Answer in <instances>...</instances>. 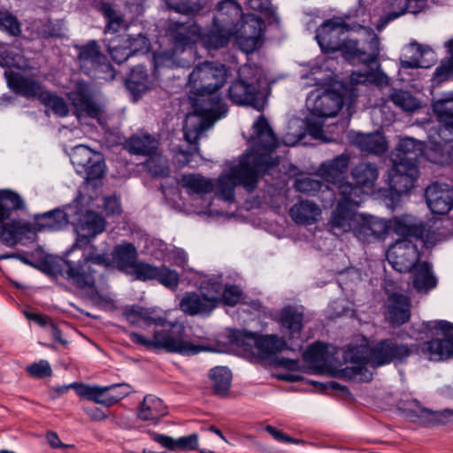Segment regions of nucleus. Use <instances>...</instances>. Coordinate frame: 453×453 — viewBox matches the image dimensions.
I'll return each instance as SVG.
<instances>
[{"label": "nucleus", "instance_id": "2", "mask_svg": "<svg viewBox=\"0 0 453 453\" xmlns=\"http://www.w3.org/2000/svg\"><path fill=\"white\" fill-rule=\"evenodd\" d=\"M123 316L133 326H141L143 324L146 326L154 325L168 327L156 330L152 338L145 337L135 332L129 333L130 341L146 349H162L168 353H177L182 356H194L208 349L204 345L187 341L184 325L177 321L168 323L165 318L157 314L155 308L131 305L125 308Z\"/></svg>", "mask_w": 453, "mask_h": 453}, {"label": "nucleus", "instance_id": "54", "mask_svg": "<svg viewBox=\"0 0 453 453\" xmlns=\"http://www.w3.org/2000/svg\"><path fill=\"white\" fill-rule=\"evenodd\" d=\"M144 166L153 177H166L170 172L165 157L156 152L148 157Z\"/></svg>", "mask_w": 453, "mask_h": 453}, {"label": "nucleus", "instance_id": "19", "mask_svg": "<svg viewBox=\"0 0 453 453\" xmlns=\"http://www.w3.org/2000/svg\"><path fill=\"white\" fill-rule=\"evenodd\" d=\"M264 21L255 14H243L236 24L235 36L246 52H253L259 44Z\"/></svg>", "mask_w": 453, "mask_h": 453}, {"label": "nucleus", "instance_id": "20", "mask_svg": "<svg viewBox=\"0 0 453 453\" xmlns=\"http://www.w3.org/2000/svg\"><path fill=\"white\" fill-rule=\"evenodd\" d=\"M128 275L142 281L156 280L170 289L177 288L180 282V274L175 270L166 265L155 266L142 261H137Z\"/></svg>", "mask_w": 453, "mask_h": 453}, {"label": "nucleus", "instance_id": "18", "mask_svg": "<svg viewBox=\"0 0 453 453\" xmlns=\"http://www.w3.org/2000/svg\"><path fill=\"white\" fill-rule=\"evenodd\" d=\"M96 271L82 258L78 261L63 260L60 274L79 290H96Z\"/></svg>", "mask_w": 453, "mask_h": 453}, {"label": "nucleus", "instance_id": "36", "mask_svg": "<svg viewBox=\"0 0 453 453\" xmlns=\"http://www.w3.org/2000/svg\"><path fill=\"white\" fill-rule=\"evenodd\" d=\"M395 150L393 162L418 165V159L423 153L424 144L413 138L405 137L399 141Z\"/></svg>", "mask_w": 453, "mask_h": 453}, {"label": "nucleus", "instance_id": "53", "mask_svg": "<svg viewBox=\"0 0 453 453\" xmlns=\"http://www.w3.org/2000/svg\"><path fill=\"white\" fill-rule=\"evenodd\" d=\"M96 153L93 152L85 145L75 146L71 152L70 159L77 173H83L84 168L91 163L92 158Z\"/></svg>", "mask_w": 453, "mask_h": 453}, {"label": "nucleus", "instance_id": "57", "mask_svg": "<svg viewBox=\"0 0 453 453\" xmlns=\"http://www.w3.org/2000/svg\"><path fill=\"white\" fill-rule=\"evenodd\" d=\"M120 42L127 45L130 51H132V56L139 53H146L150 46V39L142 33L136 35H127L120 36Z\"/></svg>", "mask_w": 453, "mask_h": 453}, {"label": "nucleus", "instance_id": "25", "mask_svg": "<svg viewBox=\"0 0 453 453\" xmlns=\"http://www.w3.org/2000/svg\"><path fill=\"white\" fill-rule=\"evenodd\" d=\"M388 229V221L370 215L358 214L352 232L358 240L369 242L372 239L381 238Z\"/></svg>", "mask_w": 453, "mask_h": 453}, {"label": "nucleus", "instance_id": "4", "mask_svg": "<svg viewBox=\"0 0 453 453\" xmlns=\"http://www.w3.org/2000/svg\"><path fill=\"white\" fill-rule=\"evenodd\" d=\"M418 351L417 344H407L395 337L383 339L370 348L367 357H359L353 355L351 361L355 365L344 368L342 373L350 380L370 381L372 374L366 368V364L370 363L375 368L389 364H406Z\"/></svg>", "mask_w": 453, "mask_h": 453}, {"label": "nucleus", "instance_id": "5", "mask_svg": "<svg viewBox=\"0 0 453 453\" xmlns=\"http://www.w3.org/2000/svg\"><path fill=\"white\" fill-rule=\"evenodd\" d=\"M200 36L201 26L194 19L187 17L181 20L170 19L165 27V37L172 49L153 54L155 71L160 67L186 66L187 63L179 58V54L191 50Z\"/></svg>", "mask_w": 453, "mask_h": 453}, {"label": "nucleus", "instance_id": "30", "mask_svg": "<svg viewBox=\"0 0 453 453\" xmlns=\"http://www.w3.org/2000/svg\"><path fill=\"white\" fill-rule=\"evenodd\" d=\"M241 5L234 0H222L218 3L212 21L236 33V24L242 16Z\"/></svg>", "mask_w": 453, "mask_h": 453}, {"label": "nucleus", "instance_id": "22", "mask_svg": "<svg viewBox=\"0 0 453 453\" xmlns=\"http://www.w3.org/2000/svg\"><path fill=\"white\" fill-rule=\"evenodd\" d=\"M307 106L312 115L330 118L336 116L342 109L343 100L335 91L320 92L319 89L311 91L307 97Z\"/></svg>", "mask_w": 453, "mask_h": 453}, {"label": "nucleus", "instance_id": "51", "mask_svg": "<svg viewBox=\"0 0 453 453\" xmlns=\"http://www.w3.org/2000/svg\"><path fill=\"white\" fill-rule=\"evenodd\" d=\"M105 228V222L103 217L94 211H87L81 220L80 231L92 237L103 233Z\"/></svg>", "mask_w": 453, "mask_h": 453}, {"label": "nucleus", "instance_id": "33", "mask_svg": "<svg viewBox=\"0 0 453 453\" xmlns=\"http://www.w3.org/2000/svg\"><path fill=\"white\" fill-rule=\"evenodd\" d=\"M114 388V386L100 387L74 382L70 384L66 389L73 388L80 397L110 407L112 406L111 400H115L114 396H110V389Z\"/></svg>", "mask_w": 453, "mask_h": 453}, {"label": "nucleus", "instance_id": "32", "mask_svg": "<svg viewBox=\"0 0 453 453\" xmlns=\"http://www.w3.org/2000/svg\"><path fill=\"white\" fill-rule=\"evenodd\" d=\"M349 138L354 145L365 152L381 155L388 149L385 137L379 132L369 134L350 132Z\"/></svg>", "mask_w": 453, "mask_h": 453}, {"label": "nucleus", "instance_id": "17", "mask_svg": "<svg viewBox=\"0 0 453 453\" xmlns=\"http://www.w3.org/2000/svg\"><path fill=\"white\" fill-rule=\"evenodd\" d=\"M387 259L395 271L409 273L419 260L418 246L411 239H399L388 248Z\"/></svg>", "mask_w": 453, "mask_h": 453}, {"label": "nucleus", "instance_id": "35", "mask_svg": "<svg viewBox=\"0 0 453 453\" xmlns=\"http://www.w3.org/2000/svg\"><path fill=\"white\" fill-rule=\"evenodd\" d=\"M389 228H393L397 235L403 238L421 239L425 233L424 223L409 215L395 218L392 221H388Z\"/></svg>", "mask_w": 453, "mask_h": 453}, {"label": "nucleus", "instance_id": "40", "mask_svg": "<svg viewBox=\"0 0 453 453\" xmlns=\"http://www.w3.org/2000/svg\"><path fill=\"white\" fill-rule=\"evenodd\" d=\"M320 213V208L315 203L310 201H301L294 204L289 211L292 219L302 225L315 223L318 221Z\"/></svg>", "mask_w": 453, "mask_h": 453}, {"label": "nucleus", "instance_id": "61", "mask_svg": "<svg viewBox=\"0 0 453 453\" xmlns=\"http://www.w3.org/2000/svg\"><path fill=\"white\" fill-rule=\"evenodd\" d=\"M0 200L11 213L13 211L21 210L25 207L21 196L11 190H0Z\"/></svg>", "mask_w": 453, "mask_h": 453}, {"label": "nucleus", "instance_id": "21", "mask_svg": "<svg viewBox=\"0 0 453 453\" xmlns=\"http://www.w3.org/2000/svg\"><path fill=\"white\" fill-rule=\"evenodd\" d=\"M349 163L348 154H341L332 160L324 162L319 167L321 176L331 186H325L323 193H328V203H333L336 200L337 187L340 183H349L343 180L342 175L347 172Z\"/></svg>", "mask_w": 453, "mask_h": 453}, {"label": "nucleus", "instance_id": "45", "mask_svg": "<svg viewBox=\"0 0 453 453\" xmlns=\"http://www.w3.org/2000/svg\"><path fill=\"white\" fill-rule=\"evenodd\" d=\"M413 274V287L418 292H427L437 285V279L432 273L428 262L418 263Z\"/></svg>", "mask_w": 453, "mask_h": 453}, {"label": "nucleus", "instance_id": "13", "mask_svg": "<svg viewBox=\"0 0 453 453\" xmlns=\"http://www.w3.org/2000/svg\"><path fill=\"white\" fill-rule=\"evenodd\" d=\"M226 113L216 111L211 108L193 107V114H188L183 126L185 140L191 145L195 152H199L197 142L200 134L209 129Z\"/></svg>", "mask_w": 453, "mask_h": 453}, {"label": "nucleus", "instance_id": "39", "mask_svg": "<svg viewBox=\"0 0 453 453\" xmlns=\"http://www.w3.org/2000/svg\"><path fill=\"white\" fill-rule=\"evenodd\" d=\"M351 176L356 183L352 186L359 188L364 192L363 188H373L379 177L378 167L373 163L360 162L352 169Z\"/></svg>", "mask_w": 453, "mask_h": 453}, {"label": "nucleus", "instance_id": "3", "mask_svg": "<svg viewBox=\"0 0 453 453\" xmlns=\"http://www.w3.org/2000/svg\"><path fill=\"white\" fill-rule=\"evenodd\" d=\"M227 79V69L219 62L204 61L189 73L188 98L192 107L211 108L226 113L227 108L217 93Z\"/></svg>", "mask_w": 453, "mask_h": 453}, {"label": "nucleus", "instance_id": "52", "mask_svg": "<svg viewBox=\"0 0 453 453\" xmlns=\"http://www.w3.org/2000/svg\"><path fill=\"white\" fill-rule=\"evenodd\" d=\"M393 104L405 111H414L419 108L418 101L408 91L392 89L389 95Z\"/></svg>", "mask_w": 453, "mask_h": 453}, {"label": "nucleus", "instance_id": "59", "mask_svg": "<svg viewBox=\"0 0 453 453\" xmlns=\"http://www.w3.org/2000/svg\"><path fill=\"white\" fill-rule=\"evenodd\" d=\"M109 52L112 60L117 64H122L132 57V51L126 43L120 42V36L118 40L111 42Z\"/></svg>", "mask_w": 453, "mask_h": 453}, {"label": "nucleus", "instance_id": "41", "mask_svg": "<svg viewBox=\"0 0 453 453\" xmlns=\"http://www.w3.org/2000/svg\"><path fill=\"white\" fill-rule=\"evenodd\" d=\"M34 231L33 225L25 221L5 223L0 229V239L9 246L16 244L27 233Z\"/></svg>", "mask_w": 453, "mask_h": 453}, {"label": "nucleus", "instance_id": "49", "mask_svg": "<svg viewBox=\"0 0 453 453\" xmlns=\"http://www.w3.org/2000/svg\"><path fill=\"white\" fill-rule=\"evenodd\" d=\"M212 389L216 395H224L231 386L232 374L226 367H215L210 371Z\"/></svg>", "mask_w": 453, "mask_h": 453}, {"label": "nucleus", "instance_id": "11", "mask_svg": "<svg viewBox=\"0 0 453 453\" xmlns=\"http://www.w3.org/2000/svg\"><path fill=\"white\" fill-rule=\"evenodd\" d=\"M209 285L213 293H204V287L201 288V293L187 292L180 301V311L189 316H209L219 303L221 284L212 282Z\"/></svg>", "mask_w": 453, "mask_h": 453}, {"label": "nucleus", "instance_id": "44", "mask_svg": "<svg viewBox=\"0 0 453 453\" xmlns=\"http://www.w3.org/2000/svg\"><path fill=\"white\" fill-rule=\"evenodd\" d=\"M179 184L188 194L203 195L213 191L214 184L211 180L198 173L183 174Z\"/></svg>", "mask_w": 453, "mask_h": 453}, {"label": "nucleus", "instance_id": "24", "mask_svg": "<svg viewBox=\"0 0 453 453\" xmlns=\"http://www.w3.org/2000/svg\"><path fill=\"white\" fill-rule=\"evenodd\" d=\"M426 203L434 214H447L453 208V189L444 183L434 182L426 188Z\"/></svg>", "mask_w": 453, "mask_h": 453}, {"label": "nucleus", "instance_id": "16", "mask_svg": "<svg viewBox=\"0 0 453 453\" xmlns=\"http://www.w3.org/2000/svg\"><path fill=\"white\" fill-rule=\"evenodd\" d=\"M349 30V25L342 19L334 18L319 27L315 38L324 53H334L340 49Z\"/></svg>", "mask_w": 453, "mask_h": 453}, {"label": "nucleus", "instance_id": "27", "mask_svg": "<svg viewBox=\"0 0 453 453\" xmlns=\"http://www.w3.org/2000/svg\"><path fill=\"white\" fill-rule=\"evenodd\" d=\"M385 317L393 326H400L411 319V301L400 293H392L386 303Z\"/></svg>", "mask_w": 453, "mask_h": 453}, {"label": "nucleus", "instance_id": "34", "mask_svg": "<svg viewBox=\"0 0 453 453\" xmlns=\"http://www.w3.org/2000/svg\"><path fill=\"white\" fill-rule=\"evenodd\" d=\"M138 261V252L135 246L130 242H122L114 247L111 253V265L122 273L129 274Z\"/></svg>", "mask_w": 453, "mask_h": 453}, {"label": "nucleus", "instance_id": "6", "mask_svg": "<svg viewBox=\"0 0 453 453\" xmlns=\"http://www.w3.org/2000/svg\"><path fill=\"white\" fill-rule=\"evenodd\" d=\"M433 110L438 122L437 136L430 135L427 157L435 164L450 165L453 163V99L437 101Z\"/></svg>", "mask_w": 453, "mask_h": 453}, {"label": "nucleus", "instance_id": "60", "mask_svg": "<svg viewBox=\"0 0 453 453\" xmlns=\"http://www.w3.org/2000/svg\"><path fill=\"white\" fill-rule=\"evenodd\" d=\"M105 164L102 158V155L96 153L92 158L91 163L84 168L83 173L87 175L88 180H97L103 177Z\"/></svg>", "mask_w": 453, "mask_h": 453}, {"label": "nucleus", "instance_id": "56", "mask_svg": "<svg viewBox=\"0 0 453 453\" xmlns=\"http://www.w3.org/2000/svg\"><path fill=\"white\" fill-rule=\"evenodd\" d=\"M167 7L180 13H195L201 11L208 0H164Z\"/></svg>", "mask_w": 453, "mask_h": 453}, {"label": "nucleus", "instance_id": "38", "mask_svg": "<svg viewBox=\"0 0 453 453\" xmlns=\"http://www.w3.org/2000/svg\"><path fill=\"white\" fill-rule=\"evenodd\" d=\"M235 32L220 25H216L212 21L211 27L208 32L203 33L201 27V36L203 45L209 50H218L227 45L229 39L234 36Z\"/></svg>", "mask_w": 453, "mask_h": 453}, {"label": "nucleus", "instance_id": "12", "mask_svg": "<svg viewBox=\"0 0 453 453\" xmlns=\"http://www.w3.org/2000/svg\"><path fill=\"white\" fill-rule=\"evenodd\" d=\"M369 35V40L363 42L362 45L357 40L347 36L338 51L342 52L345 60L352 64L370 65L376 62L380 52V39L372 31Z\"/></svg>", "mask_w": 453, "mask_h": 453}, {"label": "nucleus", "instance_id": "26", "mask_svg": "<svg viewBox=\"0 0 453 453\" xmlns=\"http://www.w3.org/2000/svg\"><path fill=\"white\" fill-rule=\"evenodd\" d=\"M8 86L12 92L26 99H37L40 103L48 90L43 88L42 82L32 76L12 73L8 78Z\"/></svg>", "mask_w": 453, "mask_h": 453}, {"label": "nucleus", "instance_id": "14", "mask_svg": "<svg viewBox=\"0 0 453 453\" xmlns=\"http://www.w3.org/2000/svg\"><path fill=\"white\" fill-rule=\"evenodd\" d=\"M433 324L431 328L441 331L442 338L423 342L420 347L422 354L435 362L453 357V324L446 320L434 321Z\"/></svg>", "mask_w": 453, "mask_h": 453}, {"label": "nucleus", "instance_id": "1", "mask_svg": "<svg viewBox=\"0 0 453 453\" xmlns=\"http://www.w3.org/2000/svg\"><path fill=\"white\" fill-rule=\"evenodd\" d=\"M253 152L243 155L229 174L218 180L217 195L226 202L234 200L236 186H242L248 193L255 190L261 173L279 164L273 153L280 142L265 116L260 115L253 126Z\"/></svg>", "mask_w": 453, "mask_h": 453}, {"label": "nucleus", "instance_id": "10", "mask_svg": "<svg viewBox=\"0 0 453 453\" xmlns=\"http://www.w3.org/2000/svg\"><path fill=\"white\" fill-rule=\"evenodd\" d=\"M66 97L73 109V115L78 119H98L102 116V105L96 99L89 83L83 81H76L73 88L66 93Z\"/></svg>", "mask_w": 453, "mask_h": 453}, {"label": "nucleus", "instance_id": "8", "mask_svg": "<svg viewBox=\"0 0 453 453\" xmlns=\"http://www.w3.org/2000/svg\"><path fill=\"white\" fill-rule=\"evenodd\" d=\"M261 74L251 65H243L239 70V79L228 88L229 100L237 105H249L257 111L265 107V98L260 88Z\"/></svg>", "mask_w": 453, "mask_h": 453}, {"label": "nucleus", "instance_id": "28", "mask_svg": "<svg viewBox=\"0 0 453 453\" xmlns=\"http://www.w3.org/2000/svg\"><path fill=\"white\" fill-rule=\"evenodd\" d=\"M435 62L434 51L428 46L416 42L409 44L406 53L401 58V65L403 68H428Z\"/></svg>", "mask_w": 453, "mask_h": 453}, {"label": "nucleus", "instance_id": "62", "mask_svg": "<svg viewBox=\"0 0 453 453\" xmlns=\"http://www.w3.org/2000/svg\"><path fill=\"white\" fill-rule=\"evenodd\" d=\"M326 352V346L320 342H317L307 348L303 354V357L306 362L318 363L324 360Z\"/></svg>", "mask_w": 453, "mask_h": 453}, {"label": "nucleus", "instance_id": "42", "mask_svg": "<svg viewBox=\"0 0 453 453\" xmlns=\"http://www.w3.org/2000/svg\"><path fill=\"white\" fill-rule=\"evenodd\" d=\"M303 313L293 306L283 308L279 315L280 326L289 334L291 338H295L303 329Z\"/></svg>", "mask_w": 453, "mask_h": 453}, {"label": "nucleus", "instance_id": "7", "mask_svg": "<svg viewBox=\"0 0 453 453\" xmlns=\"http://www.w3.org/2000/svg\"><path fill=\"white\" fill-rule=\"evenodd\" d=\"M339 196L336 208L330 219V227L334 234L353 231L358 213L357 208L364 199L365 192L352 183H340L337 187Z\"/></svg>", "mask_w": 453, "mask_h": 453}, {"label": "nucleus", "instance_id": "48", "mask_svg": "<svg viewBox=\"0 0 453 453\" xmlns=\"http://www.w3.org/2000/svg\"><path fill=\"white\" fill-rule=\"evenodd\" d=\"M325 186L327 185L311 176H302L297 178L294 184L296 190L298 192L306 194L308 196H315L317 193L321 192L322 200L328 201V193H323L325 190Z\"/></svg>", "mask_w": 453, "mask_h": 453}, {"label": "nucleus", "instance_id": "29", "mask_svg": "<svg viewBox=\"0 0 453 453\" xmlns=\"http://www.w3.org/2000/svg\"><path fill=\"white\" fill-rule=\"evenodd\" d=\"M413 404L408 409V417L413 422H419L425 426H443L453 418V411L449 409L434 411L422 407L417 401H413Z\"/></svg>", "mask_w": 453, "mask_h": 453}, {"label": "nucleus", "instance_id": "15", "mask_svg": "<svg viewBox=\"0 0 453 453\" xmlns=\"http://www.w3.org/2000/svg\"><path fill=\"white\" fill-rule=\"evenodd\" d=\"M237 342L263 359H268L287 349L286 342L274 334L257 335L245 331L239 334Z\"/></svg>", "mask_w": 453, "mask_h": 453}, {"label": "nucleus", "instance_id": "58", "mask_svg": "<svg viewBox=\"0 0 453 453\" xmlns=\"http://www.w3.org/2000/svg\"><path fill=\"white\" fill-rule=\"evenodd\" d=\"M450 57L442 60L441 65L435 69L434 78L441 83L449 79H453V39L446 42Z\"/></svg>", "mask_w": 453, "mask_h": 453}, {"label": "nucleus", "instance_id": "64", "mask_svg": "<svg viewBox=\"0 0 453 453\" xmlns=\"http://www.w3.org/2000/svg\"><path fill=\"white\" fill-rule=\"evenodd\" d=\"M0 29L12 35L20 32L19 23L16 17L8 12H0Z\"/></svg>", "mask_w": 453, "mask_h": 453}, {"label": "nucleus", "instance_id": "46", "mask_svg": "<svg viewBox=\"0 0 453 453\" xmlns=\"http://www.w3.org/2000/svg\"><path fill=\"white\" fill-rule=\"evenodd\" d=\"M165 414V408L161 399L152 395L144 397L141 403L138 417L146 421H154Z\"/></svg>", "mask_w": 453, "mask_h": 453}, {"label": "nucleus", "instance_id": "63", "mask_svg": "<svg viewBox=\"0 0 453 453\" xmlns=\"http://www.w3.org/2000/svg\"><path fill=\"white\" fill-rule=\"evenodd\" d=\"M242 296L241 289L235 285L226 286L219 294V302L222 301L226 305L234 306L238 303Z\"/></svg>", "mask_w": 453, "mask_h": 453}, {"label": "nucleus", "instance_id": "9", "mask_svg": "<svg viewBox=\"0 0 453 453\" xmlns=\"http://www.w3.org/2000/svg\"><path fill=\"white\" fill-rule=\"evenodd\" d=\"M77 60L81 70L94 78L107 79L114 77V70L107 57L102 53L96 41L91 40L77 47Z\"/></svg>", "mask_w": 453, "mask_h": 453}, {"label": "nucleus", "instance_id": "23", "mask_svg": "<svg viewBox=\"0 0 453 453\" xmlns=\"http://www.w3.org/2000/svg\"><path fill=\"white\" fill-rule=\"evenodd\" d=\"M418 173V165L393 162V167L388 173L391 190L397 196L409 193L415 186Z\"/></svg>", "mask_w": 453, "mask_h": 453}, {"label": "nucleus", "instance_id": "50", "mask_svg": "<svg viewBox=\"0 0 453 453\" xmlns=\"http://www.w3.org/2000/svg\"><path fill=\"white\" fill-rule=\"evenodd\" d=\"M414 9V4L411 0H387L384 4L385 19L387 22L391 21L407 12H419Z\"/></svg>", "mask_w": 453, "mask_h": 453}, {"label": "nucleus", "instance_id": "37", "mask_svg": "<svg viewBox=\"0 0 453 453\" xmlns=\"http://www.w3.org/2000/svg\"><path fill=\"white\" fill-rule=\"evenodd\" d=\"M92 6L106 19L104 33L115 34L122 28L125 22L124 16L114 8L111 3L105 0H94Z\"/></svg>", "mask_w": 453, "mask_h": 453}, {"label": "nucleus", "instance_id": "47", "mask_svg": "<svg viewBox=\"0 0 453 453\" xmlns=\"http://www.w3.org/2000/svg\"><path fill=\"white\" fill-rule=\"evenodd\" d=\"M157 141L150 134L134 135L126 143L127 150L135 155L150 157L157 150Z\"/></svg>", "mask_w": 453, "mask_h": 453}, {"label": "nucleus", "instance_id": "43", "mask_svg": "<svg viewBox=\"0 0 453 453\" xmlns=\"http://www.w3.org/2000/svg\"><path fill=\"white\" fill-rule=\"evenodd\" d=\"M152 82L144 66L136 65L126 80L127 89L134 96H140L142 93L150 89Z\"/></svg>", "mask_w": 453, "mask_h": 453}, {"label": "nucleus", "instance_id": "55", "mask_svg": "<svg viewBox=\"0 0 453 453\" xmlns=\"http://www.w3.org/2000/svg\"><path fill=\"white\" fill-rule=\"evenodd\" d=\"M41 104L50 108L55 115L60 118L66 117L70 111L65 99L50 91H47Z\"/></svg>", "mask_w": 453, "mask_h": 453}, {"label": "nucleus", "instance_id": "31", "mask_svg": "<svg viewBox=\"0 0 453 453\" xmlns=\"http://www.w3.org/2000/svg\"><path fill=\"white\" fill-rule=\"evenodd\" d=\"M69 224L67 213L59 208L34 216L33 228L37 232L59 231Z\"/></svg>", "mask_w": 453, "mask_h": 453}]
</instances>
